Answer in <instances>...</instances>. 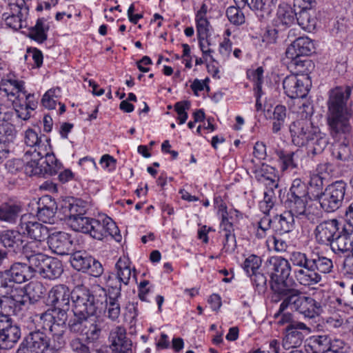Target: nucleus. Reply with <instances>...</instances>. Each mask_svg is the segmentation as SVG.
<instances>
[{"instance_id": "1", "label": "nucleus", "mask_w": 353, "mask_h": 353, "mask_svg": "<svg viewBox=\"0 0 353 353\" xmlns=\"http://www.w3.org/2000/svg\"><path fill=\"white\" fill-rule=\"evenodd\" d=\"M292 143L298 146H307V153L313 156L321 154L329 143L327 136L308 118H301L290 125Z\"/></svg>"}, {"instance_id": "2", "label": "nucleus", "mask_w": 353, "mask_h": 353, "mask_svg": "<svg viewBox=\"0 0 353 353\" xmlns=\"http://www.w3.org/2000/svg\"><path fill=\"white\" fill-rule=\"evenodd\" d=\"M130 261L128 257L121 256L114 266V272L107 278L106 283L108 289V299L106 301L108 317L112 321H116L120 316L121 305L119 299L121 297V283L129 284L132 269Z\"/></svg>"}, {"instance_id": "3", "label": "nucleus", "mask_w": 353, "mask_h": 353, "mask_svg": "<svg viewBox=\"0 0 353 353\" xmlns=\"http://www.w3.org/2000/svg\"><path fill=\"white\" fill-rule=\"evenodd\" d=\"M351 94V88L336 87L330 90L328 104V124L331 134H346L350 131L346 101Z\"/></svg>"}, {"instance_id": "4", "label": "nucleus", "mask_w": 353, "mask_h": 353, "mask_svg": "<svg viewBox=\"0 0 353 353\" xmlns=\"http://www.w3.org/2000/svg\"><path fill=\"white\" fill-rule=\"evenodd\" d=\"M278 292L282 294L274 299L273 301L278 302L282 300V302L279 311L275 314L276 316L288 307H290L308 319L315 318L323 311L321 303L310 296H303L299 290L294 287L281 289Z\"/></svg>"}, {"instance_id": "5", "label": "nucleus", "mask_w": 353, "mask_h": 353, "mask_svg": "<svg viewBox=\"0 0 353 353\" xmlns=\"http://www.w3.org/2000/svg\"><path fill=\"white\" fill-rule=\"evenodd\" d=\"M33 157L27 161L24 165V172L28 176H41L45 174L54 175L57 174L60 165L55 155L52 152L50 143L41 144L37 151L31 152Z\"/></svg>"}, {"instance_id": "6", "label": "nucleus", "mask_w": 353, "mask_h": 353, "mask_svg": "<svg viewBox=\"0 0 353 353\" xmlns=\"http://www.w3.org/2000/svg\"><path fill=\"white\" fill-rule=\"evenodd\" d=\"M74 230L82 233L88 234L91 237L101 241L110 236L116 241H121V235L116 223L110 217H105L102 220L86 217L81 219L79 223H73Z\"/></svg>"}, {"instance_id": "7", "label": "nucleus", "mask_w": 353, "mask_h": 353, "mask_svg": "<svg viewBox=\"0 0 353 353\" xmlns=\"http://www.w3.org/2000/svg\"><path fill=\"white\" fill-rule=\"evenodd\" d=\"M265 266L270 276V288L273 292L272 300L282 293L278 292L281 289L292 288L288 279L292 267L288 260L281 256H272L267 260Z\"/></svg>"}, {"instance_id": "8", "label": "nucleus", "mask_w": 353, "mask_h": 353, "mask_svg": "<svg viewBox=\"0 0 353 353\" xmlns=\"http://www.w3.org/2000/svg\"><path fill=\"white\" fill-rule=\"evenodd\" d=\"M32 278L27 263L15 262L10 268L0 271V296H8L12 292L15 283H22Z\"/></svg>"}, {"instance_id": "9", "label": "nucleus", "mask_w": 353, "mask_h": 353, "mask_svg": "<svg viewBox=\"0 0 353 353\" xmlns=\"http://www.w3.org/2000/svg\"><path fill=\"white\" fill-rule=\"evenodd\" d=\"M345 190L346 183L342 180L336 181L327 185L322 192L312 194V198L319 201L325 212H332L342 205Z\"/></svg>"}, {"instance_id": "10", "label": "nucleus", "mask_w": 353, "mask_h": 353, "mask_svg": "<svg viewBox=\"0 0 353 353\" xmlns=\"http://www.w3.org/2000/svg\"><path fill=\"white\" fill-rule=\"evenodd\" d=\"M315 52L313 41L307 37H300L292 42L286 50L287 59H290V67L294 66L298 72H303L301 68L310 65V60L301 59V57L309 56Z\"/></svg>"}, {"instance_id": "11", "label": "nucleus", "mask_w": 353, "mask_h": 353, "mask_svg": "<svg viewBox=\"0 0 353 353\" xmlns=\"http://www.w3.org/2000/svg\"><path fill=\"white\" fill-rule=\"evenodd\" d=\"M74 315L90 316L96 314L98 301L89 290L78 288L73 290L72 296Z\"/></svg>"}, {"instance_id": "12", "label": "nucleus", "mask_w": 353, "mask_h": 353, "mask_svg": "<svg viewBox=\"0 0 353 353\" xmlns=\"http://www.w3.org/2000/svg\"><path fill=\"white\" fill-rule=\"evenodd\" d=\"M70 261L75 270L88 272L94 277L101 276L103 272L101 263L84 251H77L72 253Z\"/></svg>"}, {"instance_id": "13", "label": "nucleus", "mask_w": 353, "mask_h": 353, "mask_svg": "<svg viewBox=\"0 0 353 353\" xmlns=\"http://www.w3.org/2000/svg\"><path fill=\"white\" fill-rule=\"evenodd\" d=\"M310 79L304 74H291L283 81L284 92L291 99L304 98L310 90Z\"/></svg>"}, {"instance_id": "14", "label": "nucleus", "mask_w": 353, "mask_h": 353, "mask_svg": "<svg viewBox=\"0 0 353 353\" xmlns=\"http://www.w3.org/2000/svg\"><path fill=\"white\" fill-rule=\"evenodd\" d=\"M21 337V330L8 315H0V348L12 349Z\"/></svg>"}, {"instance_id": "15", "label": "nucleus", "mask_w": 353, "mask_h": 353, "mask_svg": "<svg viewBox=\"0 0 353 353\" xmlns=\"http://www.w3.org/2000/svg\"><path fill=\"white\" fill-rule=\"evenodd\" d=\"M17 228L32 240L46 241L49 236L48 228L30 214L21 216Z\"/></svg>"}, {"instance_id": "16", "label": "nucleus", "mask_w": 353, "mask_h": 353, "mask_svg": "<svg viewBox=\"0 0 353 353\" xmlns=\"http://www.w3.org/2000/svg\"><path fill=\"white\" fill-rule=\"evenodd\" d=\"M345 223L336 219L321 222L316 226L314 234L316 242L321 245H330Z\"/></svg>"}, {"instance_id": "17", "label": "nucleus", "mask_w": 353, "mask_h": 353, "mask_svg": "<svg viewBox=\"0 0 353 353\" xmlns=\"http://www.w3.org/2000/svg\"><path fill=\"white\" fill-rule=\"evenodd\" d=\"M85 211V206L81 200L72 201V202L70 199L63 200L59 209V213L63 216L61 219L67 220L73 230L74 222L79 223V220L87 217L84 216Z\"/></svg>"}, {"instance_id": "18", "label": "nucleus", "mask_w": 353, "mask_h": 353, "mask_svg": "<svg viewBox=\"0 0 353 353\" xmlns=\"http://www.w3.org/2000/svg\"><path fill=\"white\" fill-rule=\"evenodd\" d=\"M353 226L349 223H345L337 235L330 244L332 250L336 254H349L352 250Z\"/></svg>"}, {"instance_id": "19", "label": "nucleus", "mask_w": 353, "mask_h": 353, "mask_svg": "<svg viewBox=\"0 0 353 353\" xmlns=\"http://www.w3.org/2000/svg\"><path fill=\"white\" fill-rule=\"evenodd\" d=\"M112 353H132V341L126 336V330L122 326H116L110 332Z\"/></svg>"}, {"instance_id": "20", "label": "nucleus", "mask_w": 353, "mask_h": 353, "mask_svg": "<svg viewBox=\"0 0 353 353\" xmlns=\"http://www.w3.org/2000/svg\"><path fill=\"white\" fill-rule=\"evenodd\" d=\"M48 243L51 250L59 255L68 254L73 248L71 235L64 232L49 234Z\"/></svg>"}, {"instance_id": "21", "label": "nucleus", "mask_w": 353, "mask_h": 353, "mask_svg": "<svg viewBox=\"0 0 353 353\" xmlns=\"http://www.w3.org/2000/svg\"><path fill=\"white\" fill-rule=\"evenodd\" d=\"M305 324L294 322L288 324L285 327V334L283 339L282 346L285 350L294 348L301 345L304 335L301 330H307Z\"/></svg>"}, {"instance_id": "22", "label": "nucleus", "mask_w": 353, "mask_h": 353, "mask_svg": "<svg viewBox=\"0 0 353 353\" xmlns=\"http://www.w3.org/2000/svg\"><path fill=\"white\" fill-rule=\"evenodd\" d=\"M69 310L70 308L53 307L40 314L39 319L43 323V327L50 326V324L55 327H65Z\"/></svg>"}, {"instance_id": "23", "label": "nucleus", "mask_w": 353, "mask_h": 353, "mask_svg": "<svg viewBox=\"0 0 353 353\" xmlns=\"http://www.w3.org/2000/svg\"><path fill=\"white\" fill-rule=\"evenodd\" d=\"M236 4H243L253 11L260 21L270 17L275 4L273 0H234Z\"/></svg>"}, {"instance_id": "24", "label": "nucleus", "mask_w": 353, "mask_h": 353, "mask_svg": "<svg viewBox=\"0 0 353 353\" xmlns=\"http://www.w3.org/2000/svg\"><path fill=\"white\" fill-rule=\"evenodd\" d=\"M73 291L70 292L68 287L59 284L54 285L48 292V300L52 307L70 308Z\"/></svg>"}, {"instance_id": "25", "label": "nucleus", "mask_w": 353, "mask_h": 353, "mask_svg": "<svg viewBox=\"0 0 353 353\" xmlns=\"http://www.w3.org/2000/svg\"><path fill=\"white\" fill-rule=\"evenodd\" d=\"M24 242L23 234L19 229L6 230L0 232V243L9 252H21Z\"/></svg>"}, {"instance_id": "26", "label": "nucleus", "mask_w": 353, "mask_h": 353, "mask_svg": "<svg viewBox=\"0 0 353 353\" xmlns=\"http://www.w3.org/2000/svg\"><path fill=\"white\" fill-rule=\"evenodd\" d=\"M22 343L31 353H44L50 347V340L46 333L37 330L30 332Z\"/></svg>"}, {"instance_id": "27", "label": "nucleus", "mask_w": 353, "mask_h": 353, "mask_svg": "<svg viewBox=\"0 0 353 353\" xmlns=\"http://www.w3.org/2000/svg\"><path fill=\"white\" fill-rule=\"evenodd\" d=\"M24 142L28 147H30L24 154V159L27 162L33 157V154L30 152L34 150L37 151L41 144H48L50 143V139L46 135L41 134L39 135L34 130L28 128L25 132Z\"/></svg>"}, {"instance_id": "28", "label": "nucleus", "mask_w": 353, "mask_h": 353, "mask_svg": "<svg viewBox=\"0 0 353 353\" xmlns=\"http://www.w3.org/2000/svg\"><path fill=\"white\" fill-rule=\"evenodd\" d=\"M37 216L44 223H54L56 212L58 209L57 203L50 196H44L38 203Z\"/></svg>"}, {"instance_id": "29", "label": "nucleus", "mask_w": 353, "mask_h": 353, "mask_svg": "<svg viewBox=\"0 0 353 353\" xmlns=\"http://www.w3.org/2000/svg\"><path fill=\"white\" fill-rule=\"evenodd\" d=\"M310 266V263L308 267L305 265L294 271V278L300 285L309 287L321 281V275Z\"/></svg>"}, {"instance_id": "30", "label": "nucleus", "mask_w": 353, "mask_h": 353, "mask_svg": "<svg viewBox=\"0 0 353 353\" xmlns=\"http://www.w3.org/2000/svg\"><path fill=\"white\" fill-rule=\"evenodd\" d=\"M307 201L308 199L287 198L285 201V207L288 209L287 212L296 218H306L310 220L311 214L306 208Z\"/></svg>"}, {"instance_id": "31", "label": "nucleus", "mask_w": 353, "mask_h": 353, "mask_svg": "<svg viewBox=\"0 0 353 353\" xmlns=\"http://www.w3.org/2000/svg\"><path fill=\"white\" fill-rule=\"evenodd\" d=\"M272 219L273 230L277 234L289 233L295 228L294 216L287 211L280 215L274 216Z\"/></svg>"}, {"instance_id": "32", "label": "nucleus", "mask_w": 353, "mask_h": 353, "mask_svg": "<svg viewBox=\"0 0 353 353\" xmlns=\"http://www.w3.org/2000/svg\"><path fill=\"white\" fill-rule=\"evenodd\" d=\"M280 163L281 170L283 172H291L298 167L299 152H290L283 150L276 151Z\"/></svg>"}, {"instance_id": "33", "label": "nucleus", "mask_w": 353, "mask_h": 353, "mask_svg": "<svg viewBox=\"0 0 353 353\" xmlns=\"http://www.w3.org/2000/svg\"><path fill=\"white\" fill-rule=\"evenodd\" d=\"M22 212V207L17 203H2L0 205V220L14 223Z\"/></svg>"}, {"instance_id": "34", "label": "nucleus", "mask_w": 353, "mask_h": 353, "mask_svg": "<svg viewBox=\"0 0 353 353\" xmlns=\"http://www.w3.org/2000/svg\"><path fill=\"white\" fill-rule=\"evenodd\" d=\"M45 269L40 276L49 280H54L61 276L63 272L62 262L54 257L50 256Z\"/></svg>"}, {"instance_id": "35", "label": "nucleus", "mask_w": 353, "mask_h": 353, "mask_svg": "<svg viewBox=\"0 0 353 353\" xmlns=\"http://www.w3.org/2000/svg\"><path fill=\"white\" fill-rule=\"evenodd\" d=\"M310 263L311 265L310 267L321 275V274H328L331 272L334 267L332 259L319 255V254L312 255Z\"/></svg>"}, {"instance_id": "36", "label": "nucleus", "mask_w": 353, "mask_h": 353, "mask_svg": "<svg viewBox=\"0 0 353 353\" xmlns=\"http://www.w3.org/2000/svg\"><path fill=\"white\" fill-rule=\"evenodd\" d=\"M298 24L305 31H313L316 26L317 19L315 10L299 11L296 15Z\"/></svg>"}, {"instance_id": "37", "label": "nucleus", "mask_w": 353, "mask_h": 353, "mask_svg": "<svg viewBox=\"0 0 353 353\" xmlns=\"http://www.w3.org/2000/svg\"><path fill=\"white\" fill-rule=\"evenodd\" d=\"M34 109V107L30 106V101H28L25 105L21 104L14 108V126L21 129L24 122L30 118V110H33Z\"/></svg>"}, {"instance_id": "38", "label": "nucleus", "mask_w": 353, "mask_h": 353, "mask_svg": "<svg viewBox=\"0 0 353 353\" xmlns=\"http://www.w3.org/2000/svg\"><path fill=\"white\" fill-rule=\"evenodd\" d=\"M46 250V241L31 240L27 243H23L21 250L28 259L30 257L43 254Z\"/></svg>"}, {"instance_id": "39", "label": "nucleus", "mask_w": 353, "mask_h": 353, "mask_svg": "<svg viewBox=\"0 0 353 353\" xmlns=\"http://www.w3.org/2000/svg\"><path fill=\"white\" fill-rule=\"evenodd\" d=\"M332 156L339 161H348L353 158L349 142L334 143L332 145Z\"/></svg>"}, {"instance_id": "40", "label": "nucleus", "mask_w": 353, "mask_h": 353, "mask_svg": "<svg viewBox=\"0 0 353 353\" xmlns=\"http://www.w3.org/2000/svg\"><path fill=\"white\" fill-rule=\"evenodd\" d=\"M306 184L299 179L293 181L287 198L312 199Z\"/></svg>"}, {"instance_id": "41", "label": "nucleus", "mask_w": 353, "mask_h": 353, "mask_svg": "<svg viewBox=\"0 0 353 353\" xmlns=\"http://www.w3.org/2000/svg\"><path fill=\"white\" fill-rule=\"evenodd\" d=\"M50 256L46 254H40L35 256L30 257L28 259V266L29 270L32 272V277L36 274L41 276L43 270L45 269Z\"/></svg>"}, {"instance_id": "42", "label": "nucleus", "mask_w": 353, "mask_h": 353, "mask_svg": "<svg viewBox=\"0 0 353 353\" xmlns=\"http://www.w3.org/2000/svg\"><path fill=\"white\" fill-rule=\"evenodd\" d=\"M23 288L32 303L37 302L46 292L45 286L39 281H31Z\"/></svg>"}, {"instance_id": "43", "label": "nucleus", "mask_w": 353, "mask_h": 353, "mask_svg": "<svg viewBox=\"0 0 353 353\" xmlns=\"http://www.w3.org/2000/svg\"><path fill=\"white\" fill-rule=\"evenodd\" d=\"M330 345V339L327 335L313 336L310 339L309 347L313 353H323Z\"/></svg>"}, {"instance_id": "44", "label": "nucleus", "mask_w": 353, "mask_h": 353, "mask_svg": "<svg viewBox=\"0 0 353 353\" xmlns=\"http://www.w3.org/2000/svg\"><path fill=\"white\" fill-rule=\"evenodd\" d=\"M48 26L46 27L44 20L38 19L35 26L30 28L29 37L32 39L39 43H43L47 39V31Z\"/></svg>"}, {"instance_id": "45", "label": "nucleus", "mask_w": 353, "mask_h": 353, "mask_svg": "<svg viewBox=\"0 0 353 353\" xmlns=\"http://www.w3.org/2000/svg\"><path fill=\"white\" fill-rule=\"evenodd\" d=\"M88 318L84 315H74V318L68 322L69 330L72 333L83 334L88 327Z\"/></svg>"}, {"instance_id": "46", "label": "nucleus", "mask_w": 353, "mask_h": 353, "mask_svg": "<svg viewBox=\"0 0 353 353\" xmlns=\"http://www.w3.org/2000/svg\"><path fill=\"white\" fill-rule=\"evenodd\" d=\"M20 130L12 124H0V142L8 145L14 141L17 131Z\"/></svg>"}, {"instance_id": "47", "label": "nucleus", "mask_w": 353, "mask_h": 353, "mask_svg": "<svg viewBox=\"0 0 353 353\" xmlns=\"http://www.w3.org/2000/svg\"><path fill=\"white\" fill-rule=\"evenodd\" d=\"M278 19L282 25L290 26L296 19L297 12L290 7L280 8L278 11Z\"/></svg>"}, {"instance_id": "48", "label": "nucleus", "mask_w": 353, "mask_h": 353, "mask_svg": "<svg viewBox=\"0 0 353 353\" xmlns=\"http://www.w3.org/2000/svg\"><path fill=\"white\" fill-rule=\"evenodd\" d=\"M60 88H59L48 90L44 94L41 99L42 105L49 110L54 109L57 105V101L60 96Z\"/></svg>"}, {"instance_id": "49", "label": "nucleus", "mask_w": 353, "mask_h": 353, "mask_svg": "<svg viewBox=\"0 0 353 353\" xmlns=\"http://www.w3.org/2000/svg\"><path fill=\"white\" fill-rule=\"evenodd\" d=\"M226 16L229 21L235 26H240L245 23L244 13L239 7L230 6L226 10Z\"/></svg>"}, {"instance_id": "50", "label": "nucleus", "mask_w": 353, "mask_h": 353, "mask_svg": "<svg viewBox=\"0 0 353 353\" xmlns=\"http://www.w3.org/2000/svg\"><path fill=\"white\" fill-rule=\"evenodd\" d=\"M47 327L52 335L54 347H61L65 343L64 339L65 327H61L59 326L55 327L52 325V324H50V326H46L45 329Z\"/></svg>"}, {"instance_id": "51", "label": "nucleus", "mask_w": 353, "mask_h": 353, "mask_svg": "<svg viewBox=\"0 0 353 353\" xmlns=\"http://www.w3.org/2000/svg\"><path fill=\"white\" fill-rule=\"evenodd\" d=\"M247 76L254 83V90L261 91V85L263 82V69L259 67L256 70H248Z\"/></svg>"}, {"instance_id": "52", "label": "nucleus", "mask_w": 353, "mask_h": 353, "mask_svg": "<svg viewBox=\"0 0 353 353\" xmlns=\"http://www.w3.org/2000/svg\"><path fill=\"white\" fill-rule=\"evenodd\" d=\"M261 265V259L256 255H251L247 258L243 264V268L248 276L257 272Z\"/></svg>"}, {"instance_id": "53", "label": "nucleus", "mask_w": 353, "mask_h": 353, "mask_svg": "<svg viewBox=\"0 0 353 353\" xmlns=\"http://www.w3.org/2000/svg\"><path fill=\"white\" fill-rule=\"evenodd\" d=\"M311 258H308L305 253L294 251L290 254V261L294 266L302 268L305 265L308 267Z\"/></svg>"}, {"instance_id": "54", "label": "nucleus", "mask_w": 353, "mask_h": 353, "mask_svg": "<svg viewBox=\"0 0 353 353\" xmlns=\"http://www.w3.org/2000/svg\"><path fill=\"white\" fill-rule=\"evenodd\" d=\"M102 330L101 323H92L88 321V327L85 329L84 334L86 336L87 339L90 341H94L97 340Z\"/></svg>"}, {"instance_id": "55", "label": "nucleus", "mask_w": 353, "mask_h": 353, "mask_svg": "<svg viewBox=\"0 0 353 353\" xmlns=\"http://www.w3.org/2000/svg\"><path fill=\"white\" fill-rule=\"evenodd\" d=\"M0 121L3 122V124H12L14 126V108L1 104Z\"/></svg>"}, {"instance_id": "56", "label": "nucleus", "mask_w": 353, "mask_h": 353, "mask_svg": "<svg viewBox=\"0 0 353 353\" xmlns=\"http://www.w3.org/2000/svg\"><path fill=\"white\" fill-rule=\"evenodd\" d=\"M325 179L320 176V175L313 174L310 180V194L311 197L312 198V194H319V192H322L323 188L324 185L323 181Z\"/></svg>"}, {"instance_id": "57", "label": "nucleus", "mask_w": 353, "mask_h": 353, "mask_svg": "<svg viewBox=\"0 0 353 353\" xmlns=\"http://www.w3.org/2000/svg\"><path fill=\"white\" fill-rule=\"evenodd\" d=\"M198 38L206 39L209 37L210 23L206 18H196Z\"/></svg>"}, {"instance_id": "58", "label": "nucleus", "mask_w": 353, "mask_h": 353, "mask_svg": "<svg viewBox=\"0 0 353 353\" xmlns=\"http://www.w3.org/2000/svg\"><path fill=\"white\" fill-rule=\"evenodd\" d=\"M3 19L6 25L12 29L18 30L22 28V17L17 14H10L8 12L3 14Z\"/></svg>"}, {"instance_id": "59", "label": "nucleus", "mask_w": 353, "mask_h": 353, "mask_svg": "<svg viewBox=\"0 0 353 353\" xmlns=\"http://www.w3.org/2000/svg\"><path fill=\"white\" fill-rule=\"evenodd\" d=\"M70 347L76 353H91L90 347L79 337H75L70 341Z\"/></svg>"}, {"instance_id": "60", "label": "nucleus", "mask_w": 353, "mask_h": 353, "mask_svg": "<svg viewBox=\"0 0 353 353\" xmlns=\"http://www.w3.org/2000/svg\"><path fill=\"white\" fill-rule=\"evenodd\" d=\"M12 299L14 301L15 306L19 307H26L30 303V298L26 295V292L23 288H21L18 294L12 296Z\"/></svg>"}, {"instance_id": "61", "label": "nucleus", "mask_w": 353, "mask_h": 353, "mask_svg": "<svg viewBox=\"0 0 353 353\" xmlns=\"http://www.w3.org/2000/svg\"><path fill=\"white\" fill-rule=\"evenodd\" d=\"M10 13V14H17L23 17L28 12V8L26 6L24 0H15V2L9 3Z\"/></svg>"}, {"instance_id": "62", "label": "nucleus", "mask_w": 353, "mask_h": 353, "mask_svg": "<svg viewBox=\"0 0 353 353\" xmlns=\"http://www.w3.org/2000/svg\"><path fill=\"white\" fill-rule=\"evenodd\" d=\"M316 6L315 0H294V7L299 8V11L314 10Z\"/></svg>"}, {"instance_id": "63", "label": "nucleus", "mask_w": 353, "mask_h": 353, "mask_svg": "<svg viewBox=\"0 0 353 353\" xmlns=\"http://www.w3.org/2000/svg\"><path fill=\"white\" fill-rule=\"evenodd\" d=\"M254 285L258 288L265 289L267 284V277L259 272L252 273L249 276Z\"/></svg>"}, {"instance_id": "64", "label": "nucleus", "mask_w": 353, "mask_h": 353, "mask_svg": "<svg viewBox=\"0 0 353 353\" xmlns=\"http://www.w3.org/2000/svg\"><path fill=\"white\" fill-rule=\"evenodd\" d=\"M273 229V219H271L267 214L264 215L257 222V228L259 230L268 232L270 228Z\"/></svg>"}]
</instances>
